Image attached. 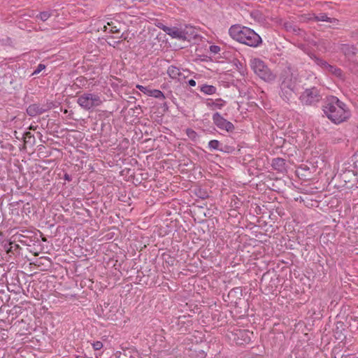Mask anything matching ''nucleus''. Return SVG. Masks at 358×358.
I'll return each mask as SVG.
<instances>
[{"mask_svg": "<svg viewBox=\"0 0 358 358\" xmlns=\"http://www.w3.org/2000/svg\"><path fill=\"white\" fill-rule=\"evenodd\" d=\"M77 358H79V357H77Z\"/></svg>", "mask_w": 358, "mask_h": 358, "instance_id": "29", "label": "nucleus"}, {"mask_svg": "<svg viewBox=\"0 0 358 358\" xmlns=\"http://www.w3.org/2000/svg\"><path fill=\"white\" fill-rule=\"evenodd\" d=\"M27 113L30 116H35L36 115L41 114L43 110L38 105L32 104L27 108Z\"/></svg>", "mask_w": 358, "mask_h": 358, "instance_id": "12", "label": "nucleus"}, {"mask_svg": "<svg viewBox=\"0 0 358 358\" xmlns=\"http://www.w3.org/2000/svg\"><path fill=\"white\" fill-rule=\"evenodd\" d=\"M323 110L327 117L336 124L345 121L350 115L345 105L335 96L327 100L323 106Z\"/></svg>", "mask_w": 358, "mask_h": 358, "instance_id": "1", "label": "nucleus"}, {"mask_svg": "<svg viewBox=\"0 0 358 358\" xmlns=\"http://www.w3.org/2000/svg\"><path fill=\"white\" fill-rule=\"evenodd\" d=\"M188 83H189V85L190 86H192V87H194V86H196V81H195L194 80H192V79L189 80L188 81Z\"/></svg>", "mask_w": 358, "mask_h": 358, "instance_id": "26", "label": "nucleus"}, {"mask_svg": "<svg viewBox=\"0 0 358 358\" xmlns=\"http://www.w3.org/2000/svg\"><path fill=\"white\" fill-rule=\"evenodd\" d=\"M77 102L80 107L87 110L99 106L102 103V101L98 95L90 93L80 95Z\"/></svg>", "mask_w": 358, "mask_h": 358, "instance_id": "3", "label": "nucleus"}, {"mask_svg": "<svg viewBox=\"0 0 358 358\" xmlns=\"http://www.w3.org/2000/svg\"><path fill=\"white\" fill-rule=\"evenodd\" d=\"M229 34L233 39L251 47H257L262 43L261 37L247 27L233 25L229 29Z\"/></svg>", "mask_w": 358, "mask_h": 358, "instance_id": "2", "label": "nucleus"}, {"mask_svg": "<svg viewBox=\"0 0 358 358\" xmlns=\"http://www.w3.org/2000/svg\"><path fill=\"white\" fill-rule=\"evenodd\" d=\"M149 96H153V97H155L156 99H165V96H164V93L159 90H150Z\"/></svg>", "mask_w": 358, "mask_h": 358, "instance_id": "15", "label": "nucleus"}, {"mask_svg": "<svg viewBox=\"0 0 358 358\" xmlns=\"http://www.w3.org/2000/svg\"><path fill=\"white\" fill-rule=\"evenodd\" d=\"M317 65L320 66L322 68L327 69V71L335 73L336 75L339 76L341 74V70L336 69L333 66L329 65L325 61L322 59H317Z\"/></svg>", "mask_w": 358, "mask_h": 358, "instance_id": "10", "label": "nucleus"}, {"mask_svg": "<svg viewBox=\"0 0 358 358\" xmlns=\"http://www.w3.org/2000/svg\"><path fill=\"white\" fill-rule=\"evenodd\" d=\"M252 332L246 329H237L234 333V340L237 345H244L251 341Z\"/></svg>", "mask_w": 358, "mask_h": 358, "instance_id": "8", "label": "nucleus"}, {"mask_svg": "<svg viewBox=\"0 0 358 358\" xmlns=\"http://www.w3.org/2000/svg\"><path fill=\"white\" fill-rule=\"evenodd\" d=\"M209 49H210V52L213 55L218 54L220 52V48L218 45H210Z\"/></svg>", "mask_w": 358, "mask_h": 358, "instance_id": "20", "label": "nucleus"}, {"mask_svg": "<svg viewBox=\"0 0 358 358\" xmlns=\"http://www.w3.org/2000/svg\"><path fill=\"white\" fill-rule=\"evenodd\" d=\"M94 350H99L103 348V343L101 341H96L92 344Z\"/></svg>", "mask_w": 358, "mask_h": 358, "instance_id": "23", "label": "nucleus"}, {"mask_svg": "<svg viewBox=\"0 0 358 358\" xmlns=\"http://www.w3.org/2000/svg\"><path fill=\"white\" fill-rule=\"evenodd\" d=\"M186 134L190 138H194L196 136V133L192 129H187Z\"/></svg>", "mask_w": 358, "mask_h": 358, "instance_id": "24", "label": "nucleus"}, {"mask_svg": "<svg viewBox=\"0 0 358 358\" xmlns=\"http://www.w3.org/2000/svg\"><path fill=\"white\" fill-rule=\"evenodd\" d=\"M158 27L162 29L164 32L169 35L173 38H177L179 40L185 41L187 39V27L185 29H180L178 27H169L164 24L158 25Z\"/></svg>", "mask_w": 358, "mask_h": 358, "instance_id": "5", "label": "nucleus"}, {"mask_svg": "<svg viewBox=\"0 0 358 358\" xmlns=\"http://www.w3.org/2000/svg\"><path fill=\"white\" fill-rule=\"evenodd\" d=\"M250 66L254 72L264 80H271L273 76L264 62L260 59L254 58L250 60Z\"/></svg>", "mask_w": 358, "mask_h": 358, "instance_id": "4", "label": "nucleus"}, {"mask_svg": "<svg viewBox=\"0 0 358 358\" xmlns=\"http://www.w3.org/2000/svg\"><path fill=\"white\" fill-rule=\"evenodd\" d=\"M214 124L222 130L230 132L234 129V124L224 119L219 113H216L213 115Z\"/></svg>", "mask_w": 358, "mask_h": 358, "instance_id": "7", "label": "nucleus"}, {"mask_svg": "<svg viewBox=\"0 0 358 358\" xmlns=\"http://www.w3.org/2000/svg\"><path fill=\"white\" fill-rule=\"evenodd\" d=\"M136 87L137 89H138L140 91H141L143 93H144L145 94H147L148 96H149L151 89L148 88V87H144L141 85H136Z\"/></svg>", "mask_w": 358, "mask_h": 358, "instance_id": "19", "label": "nucleus"}, {"mask_svg": "<svg viewBox=\"0 0 358 358\" xmlns=\"http://www.w3.org/2000/svg\"><path fill=\"white\" fill-rule=\"evenodd\" d=\"M220 142L217 140H212L208 143V147L210 149L217 150L219 148Z\"/></svg>", "mask_w": 358, "mask_h": 358, "instance_id": "18", "label": "nucleus"}, {"mask_svg": "<svg viewBox=\"0 0 358 358\" xmlns=\"http://www.w3.org/2000/svg\"><path fill=\"white\" fill-rule=\"evenodd\" d=\"M105 31L110 33H120V29L116 26H113L112 24L108 23V26H104Z\"/></svg>", "mask_w": 358, "mask_h": 358, "instance_id": "17", "label": "nucleus"}, {"mask_svg": "<svg viewBox=\"0 0 358 358\" xmlns=\"http://www.w3.org/2000/svg\"><path fill=\"white\" fill-rule=\"evenodd\" d=\"M216 87L213 85H203L200 87V91L206 94L212 95L216 93Z\"/></svg>", "mask_w": 358, "mask_h": 358, "instance_id": "13", "label": "nucleus"}, {"mask_svg": "<svg viewBox=\"0 0 358 358\" xmlns=\"http://www.w3.org/2000/svg\"><path fill=\"white\" fill-rule=\"evenodd\" d=\"M36 129V127H33V126H30V127H29V129Z\"/></svg>", "mask_w": 358, "mask_h": 358, "instance_id": "28", "label": "nucleus"}, {"mask_svg": "<svg viewBox=\"0 0 358 358\" xmlns=\"http://www.w3.org/2000/svg\"><path fill=\"white\" fill-rule=\"evenodd\" d=\"M167 74L171 79L182 81L185 79L186 76L180 71V70L175 66H170L167 69Z\"/></svg>", "mask_w": 358, "mask_h": 358, "instance_id": "9", "label": "nucleus"}, {"mask_svg": "<svg viewBox=\"0 0 358 358\" xmlns=\"http://www.w3.org/2000/svg\"><path fill=\"white\" fill-rule=\"evenodd\" d=\"M50 16V14L48 12H42L39 14L38 17L43 20H47Z\"/></svg>", "mask_w": 358, "mask_h": 358, "instance_id": "21", "label": "nucleus"}, {"mask_svg": "<svg viewBox=\"0 0 358 358\" xmlns=\"http://www.w3.org/2000/svg\"><path fill=\"white\" fill-rule=\"evenodd\" d=\"M64 179H65V180H68V181H70V180H71V178H70V176H69V174H65V175H64Z\"/></svg>", "mask_w": 358, "mask_h": 358, "instance_id": "27", "label": "nucleus"}, {"mask_svg": "<svg viewBox=\"0 0 358 358\" xmlns=\"http://www.w3.org/2000/svg\"><path fill=\"white\" fill-rule=\"evenodd\" d=\"M31 138H34L32 134L29 131H27L24 135V143H27L28 142V139H30Z\"/></svg>", "mask_w": 358, "mask_h": 358, "instance_id": "25", "label": "nucleus"}, {"mask_svg": "<svg viewBox=\"0 0 358 358\" xmlns=\"http://www.w3.org/2000/svg\"><path fill=\"white\" fill-rule=\"evenodd\" d=\"M45 66L43 64H39L37 66V68L36 69V70L33 72V75H37L40 72H41L43 69H45Z\"/></svg>", "mask_w": 358, "mask_h": 358, "instance_id": "22", "label": "nucleus"}, {"mask_svg": "<svg viewBox=\"0 0 358 358\" xmlns=\"http://www.w3.org/2000/svg\"><path fill=\"white\" fill-rule=\"evenodd\" d=\"M285 161L282 159H274L272 162V166L275 169L282 171L285 169Z\"/></svg>", "mask_w": 358, "mask_h": 358, "instance_id": "14", "label": "nucleus"}, {"mask_svg": "<svg viewBox=\"0 0 358 358\" xmlns=\"http://www.w3.org/2000/svg\"><path fill=\"white\" fill-rule=\"evenodd\" d=\"M316 21L329 22H332L335 19L330 18L324 13H320L318 15L315 16Z\"/></svg>", "mask_w": 358, "mask_h": 358, "instance_id": "16", "label": "nucleus"}, {"mask_svg": "<svg viewBox=\"0 0 358 358\" xmlns=\"http://www.w3.org/2000/svg\"><path fill=\"white\" fill-rule=\"evenodd\" d=\"M320 98L319 92L315 87L306 90L300 96L301 101L307 105L318 101Z\"/></svg>", "mask_w": 358, "mask_h": 358, "instance_id": "6", "label": "nucleus"}, {"mask_svg": "<svg viewBox=\"0 0 358 358\" xmlns=\"http://www.w3.org/2000/svg\"><path fill=\"white\" fill-rule=\"evenodd\" d=\"M225 103L226 102L224 100L221 99H217L215 101H211L210 102L208 103V106L213 110L221 109L225 106Z\"/></svg>", "mask_w": 358, "mask_h": 358, "instance_id": "11", "label": "nucleus"}]
</instances>
